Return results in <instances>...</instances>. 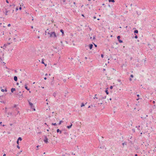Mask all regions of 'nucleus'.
Segmentation results:
<instances>
[{
  "label": "nucleus",
  "mask_w": 156,
  "mask_h": 156,
  "mask_svg": "<svg viewBox=\"0 0 156 156\" xmlns=\"http://www.w3.org/2000/svg\"><path fill=\"white\" fill-rule=\"evenodd\" d=\"M18 10V7H17L16 8V11H17Z\"/></svg>",
  "instance_id": "39"
},
{
  "label": "nucleus",
  "mask_w": 156,
  "mask_h": 156,
  "mask_svg": "<svg viewBox=\"0 0 156 156\" xmlns=\"http://www.w3.org/2000/svg\"><path fill=\"white\" fill-rule=\"evenodd\" d=\"M17 147L18 148V149H20V147L19 146V145H17Z\"/></svg>",
  "instance_id": "36"
},
{
  "label": "nucleus",
  "mask_w": 156,
  "mask_h": 156,
  "mask_svg": "<svg viewBox=\"0 0 156 156\" xmlns=\"http://www.w3.org/2000/svg\"><path fill=\"white\" fill-rule=\"evenodd\" d=\"M46 33L48 34V36L51 38H55L56 37V34L54 32L47 33V31H46Z\"/></svg>",
  "instance_id": "2"
},
{
  "label": "nucleus",
  "mask_w": 156,
  "mask_h": 156,
  "mask_svg": "<svg viewBox=\"0 0 156 156\" xmlns=\"http://www.w3.org/2000/svg\"><path fill=\"white\" fill-rule=\"evenodd\" d=\"M10 26H11V25H10V24H8V27H9Z\"/></svg>",
  "instance_id": "40"
},
{
  "label": "nucleus",
  "mask_w": 156,
  "mask_h": 156,
  "mask_svg": "<svg viewBox=\"0 0 156 156\" xmlns=\"http://www.w3.org/2000/svg\"><path fill=\"white\" fill-rule=\"evenodd\" d=\"M17 144L18 145H19V141H18V140H17Z\"/></svg>",
  "instance_id": "42"
},
{
  "label": "nucleus",
  "mask_w": 156,
  "mask_h": 156,
  "mask_svg": "<svg viewBox=\"0 0 156 156\" xmlns=\"http://www.w3.org/2000/svg\"><path fill=\"white\" fill-rule=\"evenodd\" d=\"M15 89L14 88H12L11 89V91L12 92H13V91H15Z\"/></svg>",
  "instance_id": "14"
},
{
  "label": "nucleus",
  "mask_w": 156,
  "mask_h": 156,
  "mask_svg": "<svg viewBox=\"0 0 156 156\" xmlns=\"http://www.w3.org/2000/svg\"><path fill=\"white\" fill-rule=\"evenodd\" d=\"M60 32L62 33V35H63V34H64V31H63V30H62V29H61V30H60Z\"/></svg>",
  "instance_id": "17"
},
{
  "label": "nucleus",
  "mask_w": 156,
  "mask_h": 156,
  "mask_svg": "<svg viewBox=\"0 0 156 156\" xmlns=\"http://www.w3.org/2000/svg\"><path fill=\"white\" fill-rule=\"evenodd\" d=\"M56 131L57 133L59 132L60 134L62 133L61 131H60L59 129H57Z\"/></svg>",
  "instance_id": "12"
},
{
  "label": "nucleus",
  "mask_w": 156,
  "mask_h": 156,
  "mask_svg": "<svg viewBox=\"0 0 156 156\" xmlns=\"http://www.w3.org/2000/svg\"><path fill=\"white\" fill-rule=\"evenodd\" d=\"M85 59L86 60H87V57H85Z\"/></svg>",
  "instance_id": "56"
},
{
  "label": "nucleus",
  "mask_w": 156,
  "mask_h": 156,
  "mask_svg": "<svg viewBox=\"0 0 156 156\" xmlns=\"http://www.w3.org/2000/svg\"><path fill=\"white\" fill-rule=\"evenodd\" d=\"M101 56L102 58H103L104 57V55L103 54H101Z\"/></svg>",
  "instance_id": "37"
},
{
  "label": "nucleus",
  "mask_w": 156,
  "mask_h": 156,
  "mask_svg": "<svg viewBox=\"0 0 156 156\" xmlns=\"http://www.w3.org/2000/svg\"><path fill=\"white\" fill-rule=\"evenodd\" d=\"M7 12H6V14H5V15H7Z\"/></svg>",
  "instance_id": "57"
},
{
  "label": "nucleus",
  "mask_w": 156,
  "mask_h": 156,
  "mask_svg": "<svg viewBox=\"0 0 156 156\" xmlns=\"http://www.w3.org/2000/svg\"><path fill=\"white\" fill-rule=\"evenodd\" d=\"M14 80L15 81H17V77L16 76H14Z\"/></svg>",
  "instance_id": "11"
},
{
  "label": "nucleus",
  "mask_w": 156,
  "mask_h": 156,
  "mask_svg": "<svg viewBox=\"0 0 156 156\" xmlns=\"http://www.w3.org/2000/svg\"><path fill=\"white\" fill-rule=\"evenodd\" d=\"M90 108V106H89L88 107V108Z\"/></svg>",
  "instance_id": "64"
},
{
  "label": "nucleus",
  "mask_w": 156,
  "mask_h": 156,
  "mask_svg": "<svg viewBox=\"0 0 156 156\" xmlns=\"http://www.w3.org/2000/svg\"><path fill=\"white\" fill-rule=\"evenodd\" d=\"M137 96H138V97H139V94H137Z\"/></svg>",
  "instance_id": "60"
},
{
  "label": "nucleus",
  "mask_w": 156,
  "mask_h": 156,
  "mask_svg": "<svg viewBox=\"0 0 156 156\" xmlns=\"http://www.w3.org/2000/svg\"><path fill=\"white\" fill-rule=\"evenodd\" d=\"M137 154H136L135 155V156H137Z\"/></svg>",
  "instance_id": "62"
},
{
  "label": "nucleus",
  "mask_w": 156,
  "mask_h": 156,
  "mask_svg": "<svg viewBox=\"0 0 156 156\" xmlns=\"http://www.w3.org/2000/svg\"><path fill=\"white\" fill-rule=\"evenodd\" d=\"M60 42L61 43L64 42V44L69 45L71 46H74L75 45L74 43H76L75 40H60Z\"/></svg>",
  "instance_id": "1"
},
{
  "label": "nucleus",
  "mask_w": 156,
  "mask_h": 156,
  "mask_svg": "<svg viewBox=\"0 0 156 156\" xmlns=\"http://www.w3.org/2000/svg\"><path fill=\"white\" fill-rule=\"evenodd\" d=\"M112 87H113L112 86H111L110 87V88L111 89H112Z\"/></svg>",
  "instance_id": "43"
},
{
  "label": "nucleus",
  "mask_w": 156,
  "mask_h": 156,
  "mask_svg": "<svg viewBox=\"0 0 156 156\" xmlns=\"http://www.w3.org/2000/svg\"><path fill=\"white\" fill-rule=\"evenodd\" d=\"M130 77L131 78H133V75L132 74V75H131Z\"/></svg>",
  "instance_id": "35"
},
{
  "label": "nucleus",
  "mask_w": 156,
  "mask_h": 156,
  "mask_svg": "<svg viewBox=\"0 0 156 156\" xmlns=\"http://www.w3.org/2000/svg\"><path fill=\"white\" fill-rule=\"evenodd\" d=\"M21 5H20V7L19 8V9L20 10H21L22 9V8H21Z\"/></svg>",
  "instance_id": "33"
},
{
  "label": "nucleus",
  "mask_w": 156,
  "mask_h": 156,
  "mask_svg": "<svg viewBox=\"0 0 156 156\" xmlns=\"http://www.w3.org/2000/svg\"><path fill=\"white\" fill-rule=\"evenodd\" d=\"M135 38H137V35H135Z\"/></svg>",
  "instance_id": "38"
},
{
  "label": "nucleus",
  "mask_w": 156,
  "mask_h": 156,
  "mask_svg": "<svg viewBox=\"0 0 156 156\" xmlns=\"http://www.w3.org/2000/svg\"><path fill=\"white\" fill-rule=\"evenodd\" d=\"M155 60L156 61V55H155Z\"/></svg>",
  "instance_id": "45"
},
{
  "label": "nucleus",
  "mask_w": 156,
  "mask_h": 156,
  "mask_svg": "<svg viewBox=\"0 0 156 156\" xmlns=\"http://www.w3.org/2000/svg\"><path fill=\"white\" fill-rule=\"evenodd\" d=\"M140 127V126H136V127L137 129L138 130H139V128Z\"/></svg>",
  "instance_id": "26"
},
{
  "label": "nucleus",
  "mask_w": 156,
  "mask_h": 156,
  "mask_svg": "<svg viewBox=\"0 0 156 156\" xmlns=\"http://www.w3.org/2000/svg\"><path fill=\"white\" fill-rule=\"evenodd\" d=\"M82 16H83V17H84V15H83V14H82Z\"/></svg>",
  "instance_id": "50"
},
{
  "label": "nucleus",
  "mask_w": 156,
  "mask_h": 156,
  "mask_svg": "<svg viewBox=\"0 0 156 156\" xmlns=\"http://www.w3.org/2000/svg\"><path fill=\"white\" fill-rule=\"evenodd\" d=\"M117 81L119 83H120V84H122V83L121 81V80H118Z\"/></svg>",
  "instance_id": "18"
},
{
  "label": "nucleus",
  "mask_w": 156,
  "mask_h": 156,
  "mask_svg": "<svg viewBox=\"0 0 156 156\" xmlns=\"http://www.w3.org/2000/svg\"><path fill=\"white\" fill-rule=\"evenodd\" d=\"M6 3H9V1L7 0H6Z\"/></svg>",
  "instance_id": "41"
},
{
  "label": "nucleus",
  "mask_w": 156,
  "mask_h": 156,
  "mask_svg": "<svg viewBox=\"0 0 156 156\" xmlns=\"http://www.w3.org/2000/svg\"><path fill=\"white\" fill-rule=\"evenodd\" d=\"M108 1L109 2H115L114 0H108Z\"/></svg>",
  "instance_id": "19"
},
{
  "label": "nucleus",
  "mask_w": 156,
  "mask_h": 156,
  "mask_svg": "<svg viewBox=\"0 0 156 156\" xmlns=\"http://www.w3.org/2000/svg\"><path fill=\"white\" fill-rule=\"evenodd\" d=\"M73 4L75 5L76 4V3L75 2H74Z\"/></svg>",
  "instance_id": "61"
},
{
  "label": "nucleus",
  "mask_w": 156,
  "mask_h": 156,
  "mask_svg": "<svg viewBox=\"0 0 156 156\" xmlns=\"http://www.w3.org/2000/svg\"><path fill=\"white\" fill-rule=\"evenodd\" d=\"M106 93L107 94H108V90H106L105 91Z\"/></svg>",
  "instance_id": "28"
},
{
  "label": "nucleus",
  "mask_w": 156,
  "mask_h": 156,
  "mask_svg": "<svg viewBox=\"0 0 156 156\" xmlns=\"http://www.w3.org/2000/svg\"><path fill=\"white\" fill-rule=\"evenodd\" d=\"M155 60L156 61V55H155Z\"/></svg>",
  "instance_id": "44"
},
{
  "label": "nucleus",
  "mask_w": 156,
  "mask_h": 156,
  "mask_svg": "<svg viewBox=\"0 0 156 156\" xmlns=\"http://www.w3.org/2000/svg\"><path fill=\"white\" fill-rule=\"evenodd\" d=\"M93 46L92 44H90L89 45H85V47L86 48H87V47H89V48L90 49H91Z\"/></svg>",
  "instance_id": "4"
},
{
  "label": "nucleus",
  "mask_w": 156,
  "mask_h": 156,
  "mask_svg": "<svg viewBox=\"0 0 156 156\" xmlns=\"http://www.w3.org/2000/svg\"><path fill=\"white\" fill-rule=\"evenodd\" d=\"M17 140H18V141L19 140H20V141H21L22 140L21 138L20 137H19Z\"/></svg>",
  "instance_id": "22"
},
{
  "label": "nucleus",
  "mask_w": 156,
  "mask_h": 156,
  "mask_svg": "<svg viewBox=\"0 0 156 156\" xmlns=\"http://www.w3.org/2000/svg\"><path fill=\"white\" fill-rule=\"evenodd\" d=\"M119 40L120 43H122V41L121 40Z\"/></svg>",
  "instance_id": "30"
},
{
  "label": "nucleus",
  "mask_w": 156,
  "mask_h": 156,
  "mask_svg": "<svg viewBox=\"0 0 156 156\" xmlns=\"http://www.w3.org/2000/svg\"><path fill=\"white\" fill-rule=\"evenodd\" d=\"M1 91L2 92H7V89L6 87L4 88V89L2 88V87H1Z\"/></svg>",
  "instance_id": "5"
},
{
  "label": "nucleus",
  "mask_w": 156,
  "mask_h": 156,
  "mask_svg": "<svg viewBox=\"0 0 156 156\" xmlns=\"http://www.w3.org/2000/svg\"><path fill=\"white\" fill-rule=\"evenodd\" d=\"M30 100H28L29 104L31 108H33V109L34 111H35L36 110L35 109V108H33V107H34L32 103H31L30 102Z\"/></svg>",
  "instance_id": "3"
},
{
  "label": "nucleus",
  "mask_w": 156,
  "mask_h": 156,
  "mask_svg": "<svg viewBox=\"0 0 156 156\" xmlns=\"http://www.w3.org/2000/svg\"><path fill=\"white\" fill-rule=\"evenodd\" d=\"M62 122L63 121L62 120L60 121L58 123V124L59 125H60L61 124V123H62Z\"/></svg>",
  "instance_id": "21"
},
{
  "label": "nucleus",
  "mask_w": 156,
  "mask_h": 156,
  "mask_svg": "<svg viewBox=\"0 0 156 156\" xmlns=\"http://www.w3.org/2000/svg\"><path fill=\"white\" fill-rule=\"evenodd\" d=\"M102 104H103V102H101L100 103V104L101 105H102Z\"/></svg>",
  "instance_id": "53"
},
{
  "label": "nucleus",
  "mask_w": 156,
  "mask_h": 156,
  "mask_svg": "<svg viewBox=\"0 0 156 156\" xmlns=\"http://www.w3.org/2000/svg\"><path fill=\"white\" fill-rule=\"evenodd\" d=\"M60 41H59V42H60V44L62 46H66V45H64V42H63L62 43H61L60 42Z\"/></svg>",
  "instance_id": "10"
},
{
  "label": "nucleus",
  "mask_w": 156,
  "mask_h": 156,
  "mask_svg": "<svg viewBox=\"0 0 156 156\" xmlns=\"http://www.w3.org/2000/svg\"><path fill=\"white\" fill-rule=\"evenodd\" d=\"M41 63L44 64V59H42V62H41Z\"/></svg>",
  "instance_id": "25"
},
{
  "label": "nucleus",
  "mask_w": 156,
  "mask_h": 156,
  "mask_svg": "<svg viewBox=\"0 0 156 156\" xmlns=\"http://www.w3.org/2000/svg\"><path fill=\"white\" fill-rule=\"evenodd\" d=\"M155 101H153V103H155Z\"/></svg>",
  "instance_id": "54"
},
{
  "label": "nucleus",
  "mask_w": 156,
  "mask_h": 156,
  "mask_svg": "<svg viewBox=\"0 0 156 156\" xmlns=\"http://www.w3.org/2000/svg\"><path fill=\"white\" fill-rule=\"evenodd\" d=\"M52 125H54V126H55V125H56V123H52Z\"/></svg>",
  "instance_id": "32"
},
{
  "label": "nucleus",
  "mask_w": 156,
  "mask_h": 156,
  "mask_svg": "<svg viewBox=\"0 0 156 156\" xmlns=\"http://www.w3.org/2000/svg\"><path fill=\"white\" fill-rule=\"evenodd\" d=\"M122 145L124 146V145H126V142H124V143H122Z\"/></svg>",
  "instance_id": "20"
},
{
  "label": "nucleus",
  "mask_w": 156,
  "mask_h": 156,
  "mask_svg": "<svg viewBox=\"0 0 156 156\" xmlns=\"http://www.w3.org/2000/svg\"><path fill=\"white\" fill-rule=\"evenodd\" d=\"M94 46L96 47H97V45L96 44H94Z\"/></svg>",
  "instance_id": "46"
},
{
  "label": "nucleus",
  "mask_w": 156,
  "mask_h": 156,
  "mask_svg": "<svg viewBox=\"0 0 156 156\" xmlns=\"http://www.w3.org/2000/svg\"><path fill=\"white\" fill-rule=\"evenodd\" d=\"M6 156V154H4L3 155V156Z\"/></svg>",
  "instance_id": "51"
},
{
  "label": "nucleus",
  "mask_w": 156,
  "mask_h": 156,
  "mask_svg": "<svg viewBox=\"0 0 156 156\" xmlns=\"http://www.w3.org/2000/svg\"><path fill=\"white\" fill-rule=\"evenodd\" d=\"M129 80H130V81H131V80H132L131 78H130L129 79Z\"/></svg>",
  "instance_id": "55"
},
{
  "label": "nucleus",
  "mask_w": 156,
  "mask_h": 156,
  "mask_svg": "<svg viewBox=\"0 0 156 156\" xmlns=\"http://www.w3.org/2000/svg\"><path fill=\"white\" fill-rule=\"evenodd\" d=\"M149 152L151 153L152 154H153V152H152V150H151L150 151H149Z\"/></svg>",
  "instance_id": "34"
},
{
  "label": "nucleus",
  "mask_w": 156,
  "mask_h": 156,
  "mask_svg": "<svg viewBox=\"0 0 156 156\" xmlns=\"http://www.w3.org/2000/svg\"><path fill=\"white\" fill-rule=\"evenodd\" d=\"M106 98V96H104L103 97L101 95H100V97L99 98V100L100 101L101 100H102V99H105Z\"/></svg>",
  "instance_id": "6"
},
{
  "label": "nucleus",
  "mask_w": 156,
  "mask_h": 156,
  "mask_svg": "<svg viewBox=\"0 0 156 156\" xmlns=\"http://www.w3.org/2000/svg\"><path fill=\"white\" fill-rule=\"evenodd\" d=\"M155 151H156V150H155V149H154L153 150V151L154 152Z\"/></svg>",
  "instance_id": "52"
},
{
  "label": "nucleus",
  "mask_w": 156,
  "mask_h": 156,
  "mask_svg": "<svg viewBox=\"0 0 156 156\" xmlns=\"http://www.w3.org/2000/svg\"><path fill=\"white\" fill-rule=\"evenodd\" d=\"M84 106V104L83 103H82V104H81V107H83V106Z\"/></svg>",
  "instance_id": "27"
},
{
  "label": "nucleus",
  "mask_w": 156,
  "mask_h": 156,
  "mask_svg": "<svg viewBox=\"0 0 156 156\" xmlns=\"http://www.w3.org/2000/svg\"><path fill=\"white\" fill-rule=\"evenodd\" d=\"M2 123V122H0V124L1 125V124Z\"/></svg>",
  "instance_id": "59"
},
{
  "label": "nucleus",
  "mask_w": 156,
  "mask_h": 156,
  "mask_svg": "<svg viewBox=\"0 0 156 156\" xmlns=\"http://www.w3.org/2000/svg\"><path fill=\"white\" fill-rule=\"evenodd\" d=\"M44 79L45 80H46V77H45L44 78Z\"/></svg>",
  "instance_id": "49"
},
{
  "label": "nucleus",
  "mask_w": 156,
  "mask_h": 156,
  "mask_svg": "<svg viewBox=\"0 0 156 156\" xmlns=\"http://www.w3.org/2000/svg\"><path fill=\"white\" fill-rule=\"evenodd\" d=\"M10 44V43H7V44H6L5 45L6 46V47L7 48H8L9 46V45Z\"/></svg>",
  "instance_id": "13"
},
{
  "label": "nucleus",
  "mask_w": 156,
  "mask_h": 156,
  "mask_svg": "<svg viewBox=\"0 0 156 156\" xmlns=\"http://www.w3.org/2000/svg\"><path fill=\"white\" fill-rule=\"evenodd\" d=\"M117 39H119L120 38V36H118L117 37Z\"/></svg>",
  "instance_id": "31"
},
{
  "label": "nucleus",
  "mask_w": 156,
  "mask_h": 156,
  "mask_svg": "<svg viewBox=\"0 0 156 156\" xmlns=\"http://www.w3.org/2000/svg\"><path fill=\"white\" fill-rule=\"evenodd\" d=\"M44 141L46 143H48V139L46 136H45L44 137Z\"/></svg>",
  "instance_id": "7"
},
{
  "label": "nucleus",
  "mask_w": 156,
  "mask_h": 156,
  "mask_svg": "<svg viewBox=\"0 0 156 156\" xmlns=\"http://www.w3.org/2000/svg\"><path fill=\"white\" fill-rule=\"evenodd\" d=\"M23 94H20L19 95V98L20 100L22 99L23 98Z\"/></svg>",
  "instance_id": "8"
},
{
  "label": "nucleus",
  "mask_w": 156,
  "mask_h": 156,
  "mask_svg": "<svg viewBox=\"0 0 156 156\" xmlns=\"http://www.w3.org/2000/svg\"><path fill=\"white\" fill-rule=\"evenodd\" d=\"M97 94H96L95 95V96L94 97V99H98V98L97 97H96V96Z\"/></svg>",
  "instance_id": "24"
},
{
  "label": "nucleus",
  "mask_w": 156,
  "mask_h": 156,
  "mask_svg": "<svg viewBox=\"0 0 156 156\" xmlns=\"http://www.w3.org/2000/svg\"><path fill=\"white\" fill-rule=\"evenodd\" d=\"M89 47H87V48H86L87 50H88V49Z\"/></svg>",
  "instance_id": "47"
},
{
  "label": "nucleus",
  "mask_w": 156,
  "mask_h": 156,
  "mask_svg": "<svg viewBox=\"0 0 156 156\" xmlns=\"http://www.w3.org/2000/svg\"><path fill=\"white\" fill-rule=\"evenodd\" d=\"M18 113L20 114V112H19V111H18Z\"/></svg>",
  "instance_id": "58"
},
{
  "label": "nucleus",
  "mask_w": 156,
  "mask_h": 156,
  "mask_svg": "<svg viewBox=\"0 0 156 156\" xmlns=\"http://www.w3.org/2000/svg\"><path fill=\"white\" fill-rule=\"evenodd\" d=\"M13 49L12 48H11L10 49H8V51H12V50Z\"/></svg>",
  "instance_id": "29"
},
{
  "label": "nucleus",
  "mask_w": 156,
  "mask_h": 156,
  "mask_svg": "<svg viewBox=\"0 0 156 156\" xmlns=\"http://www.w3.org/2000/svg\"><path fill=\"white\" fill-rule=\"evenodd\" d=\"M148 115H146V116H145H145H142V117H141V118L142 119H145L146 118V117H147Z\"/></svg>",
  "instance_id": "16"
},
{
  "label": "nucleus",
  "mask_w": 156,
  "mask_h": 156,
  "mask_svg": "<svg viewBox=\"0 0 156 156\" xmlns=\"http://www.w3.org/2000/svg\"><path fill=\"white\" fill-rule=\"evenodd\" d=\"M44 66H47V65L46 64H45V63H44Z\"/></svg>",
  "instance_id": "48"
},
{
  "label": "nucleus",
  "mask_w": 156,
  "mask_h": 156,
  "mask_svg": "<svg viewBox=\"0 0 156 156\" xmlns=\"http://www.w3.org/2000/svg\"><path fill=\"white\" fill-rule=\"evenodd\" d=\"M25 88L26 90H29V88H27V85H26H26H25Z\"/></svg>",
  "instance_id": "15"
},
{
  "label": "nucleus",
  "mask_w": 156,
  "mask_h": 156,
  "mask_svg": "<svg viewBox=\"0 0 156 156\" xmlns=\"http://www.w3.org/2000/svg\"><path fill=\"white\" fill-rule=\"evenodd\" d=\"M138 31L137 30H136L134 31V32L135 33H138Z\"/></svg>",
  "instance_id": "23"
},
{
  "label": "nucleus",
  "mask_w": 156,
  "mask_h": 156,
  "mask_svg": "<svg viewBox=\"0 0 156 156\" xmlns=\"http://www.w3.org/2000/svg\"><path fill=\"white\" fill-rule=\"evenodd\" d=\"M72 125H73L72 123H71V124H70V125H69V126H67V128L69 129L72 126Z\"/></svg>",
  "instance_id": "9"
},
{
  "label": "nucleus",
  "mask_w": 156,
  "mask_h": 156,
  "mask_svg": "<svg viewBox=\"0 0 156 156\" xmlns=\"http://www.w3.org/2000/svg\"><path fill=\"white\" fill-rule=\"evenodd\" d=\"M46 104L48 105V102Z\"/></svg>",
  "instance_id": "63"
}]
</instances>
